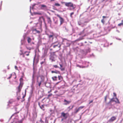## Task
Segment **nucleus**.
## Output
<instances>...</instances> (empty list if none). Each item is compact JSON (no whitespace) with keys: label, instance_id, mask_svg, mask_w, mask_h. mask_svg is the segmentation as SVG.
I'll use <instances>...</instances> for the list:
<instances>
[{"label":"nucleus","instance_id":"31","mask_svg":"<svg viewBox=\"0 0 123 123\" xmlns=\"http://www.w3.org/2000/svg\"><path fill=\"white\" fill-rule=\"evenodd\" d=\"M107 95L105 96V102H107Z\"/></svg>","mask_w":123,"mask_h":123},{"label":"nucleus","instance_id":"29","mask_svg":"<svg viewBox=\"0 0 123 123\" xmlns=\"http://www.w3.org/2000/svg\"><path fill=\"white\" fill-rule=\"evenodd\" d=\"M74 105H73L71 107V106H69L68 107V108L70 110L72 109L74 107Z\"/></svg>","mask_w":123,"mask_h":123},{"label":"nucleus","instance_id":"51","mask_svg":"<svg viewBox=\"0 0 123 123\" xmlns=\"http://www.w3.org/2000/svg\"><path fill=\"white\" fill-rule=\"evenodd\" d=\"M38 60H37V62H36V63H38Z\"/></svg>","mask_w":123,"mask_h":123},{"label":"nucleus","instance_id":"1","mask_svg":"<svg viewBox=\"0 0 123 123\" xmlns=\"http://www.w3.org/2000/svg\"><path fill=\"white\" fill-rule=\"evenodd\" d=\"M45 80V77L43 75L38 76L37 77V82L38 83V86L40 87L41 83L43 82Z\"/></svg>","mask_w":123,"mask_h":123},{"label":"nucleus","instance_id":"18","mask_svg":"<svg viewBox=\"0 0 123 123\" xmlns=\"http://www.w3.org/2000/svg\"><path fill=\"white\" fill-rule=\"evenodd\" d=\"M33 75H32V80H33L34 79V74H35V72H34L35 68H34V67H33Z\"/></svg>","mask_w":123,"mask_h":123},{"label":"nucleus","instance_id":"12","mask_svg":"<svg viewBox=\"0 0 123 123\" xmlns=\"http://www.w3.org/2000/svg\"><path fill=\"white\" fill-rule=\"evenodd\" d=\"M47 18L48 23L49 24H51L52 22L50 17H47Z\"/></svg>","mask_w":123,"mask_h":123},{"label":"nucleus","instance_id":"62","mask_svg":"<svg viewBox=\"0 0 123 123\" xmlns=\"http://www.w3.org/2000/svg\"><path fill=\"white\" fill-rule=\"evenodd\" d=\"M18 100H19V98H18Z\"/></svg>","mask_w":123,"mask_h":123},{"label":"nucleus","instance_id":"2","mask_svg":"<svg viewBox=\"0 0 123 123\" xmlns=\"http://www.w3.org/2000/svg\"><path fill=\"white\" fill-rule=\"evenodd\" d=\"M63 3L65 4V6L68 7H72V8H70V10L72 9H74L75 8V6L74 5L73 3L71 2H63Z\"/></svg>","mask_w":123,"mask_h":123},{"label":"nucleus","instance_id":"19","mask_svg":"<svg viewBox=\"0 0 123 123\" xmlns=\"http://www.w3.org/2000/svg\"><path fill=\"white\" fill-rule=\"evenodd\" d=\"M27 40L28 43H30L31 42V39L30 37H28Z\"/></svg>","mask_w":123,"mask_h":123},{"label":"nucleus","instance_id":"21","mask_svg":"<svg viewBox=\"0 0 123 123\" xmlns=\"http://www.w3.org/2000/svg\"><path fill=\"white\" fill-rule=\"evenodd\" d=\"M116 101H115V102L117 103H119V104L120 103V102L118 99L117 98H116Z\"/></svg>","mask_w":123,"mask_h":123},{"label":"nucleus","instance_id":"44","mask_svg":"<svg viewBox=\"0 0 123 123\" xmlns=\"http://www.w3.org/2000/svg\"><path fill=\"white\" fill-rule=\"evenodd\" d=\"M15 69L17 70H18V68L16 66H15Z\"/></svg>","mask_w":123,"mask_h":123},{"label":"nucleus","instance_id":"40","mask_svg":"<svg viewBox=\"0 0 123 123\" xmlns=\"http://www.w3.org/2000/svg\"><path fill=\"white\" fill-rule=\"evenodd\" d=\"M35 31H36L37 33H40V31H39L37 30L36 29H35Z\"/></svg>","mask_w":123,"mask_h":123},{"label":"nucleus","instance_id":"63","mask_svg":"<svg viewBox=\"0 0 123 123\" xmlns=\"http://www.w3.org/2000/svg\"><path fill=\"white\" fill-rule=\"evenodd\" d=\"M47 123H48V122H47Z\"/></svg>","mask_w":123,"mask_h":123},{"label":"nucleus","instance_id":"14","mask_svg":"<svg viewBox=\"0 0 123 123\" xmlns=\"http://www.w3.org/2000/svg\"><path fill=\"white\" fill-rule=\"evenodd\" d=\"M51 72L52 73H55L56 74H59L60 73L59 71H51Z\"/></svg>","mask_w":123,"mask_h":123},{"label":"nucleus","instance_id":"49","mask_svg":"<svg viewBox=\"0 0 123 123\" xmlns=\"http://www.w3.org/2000/svg\"><path fill=\"white\" fill-rule=\"evenodd\" d=\"M35 29H33L32 30V31L33 32L34 31H35Z\"/></svg>","mask_w":123,"mask_h":123},{"label":"nucleus","instance_id":"48","mask_svg":"<svg viewBox=\"0 0 123 123\" xmlns=\"http://www.w3.org/2000/svg\"><path fill=\"white\" fill-rule=\"evenodd\" d=\"M60 66L61 67L60 68H62V65H61V64H60Z\"/></svg>","mask_w":123,"mask_h":123},{"label":"nucleus","instance_id":"22","mask_svg":"<svg viewBox=\"0 0 123 123\" xmlns=\"http://www.w3.org/2000/svg\"><path fill=\"white\" fill-rule=\"evenodd\" d=\"M80 110H79V108H78V109H77V108H76L75 109V113H77Z\"/></svg>","mask_w":123,"mask_h":123},{"label":"nucleus","instance_id":"28","mask_svg":"<svg viewBox=\"0 0 123 123\" xmlns=\"http://www.w3.org/2000/svg\"><path fill=\"white\" fill-rule=\"evenodd\" d=\"M113 98H112L111 99V100L109 102V103H110L111 102V101H113V102H114V101H115L113 100Z\"/></svg>","mask_w":123,"mask_h":123},{"label":"nucleus","instance_id":"50","mask_svg":"<svg viewBox=\"0 0 123 123\" xmlns=\"http://www.w3.org/2000/svg\"><path fill=\"white\" fill-rule=\"evenodd\" d=\"M26 55L27 56H28L29 55V53H28V54H26Z\"/></svg>","mask_w":123,"mask_h":123},{"label":"nucleus","instance_id":"36","mask_svg":"<svg viewBox=\"0 0 123 123\" xmlns=\"http://www.w3.org/2000/svg\"><path fill=\"white\" fill-rule=\"evenodd\" d=\"M74 13V12H72L70 13V17H71V18L72 17V15Z\"/></svg>","mask_w":123,"mask_h":123},{"label":"nucleus","instance_id":"34","mask_svg":"<svg viewBox=\"0 0 123 123\" xmlns=\"http://www.w3.org/2000/svg\"><path fill=\"white\" fill-rule=\"evenodd\" d=\"M60 69H61V70L62 71H64L65 70V68H60Z\"/></svg>","mask_w":123,"mask_h":123},{"label":"nucleus","instance_id":"27","mask_svg":"<svg viewBox=\"0 0 123 123\" xmlns=\"http://www.w3.org/2000/svg\"><path fill=\"white\" fill-rule=\"evenodd\" d=\"M101 22L103 24H104L105 23V21L104 20V18H103L101 20Z\"/></svg>","mask_w":123,"mask_h":123},{"label":"nucleus","instance_id":"25","mask_svg":"<svg viewBox=\"0 0 123 123\" xmlns=\"http://www.w3.org/2000/svg\"><path fill=\"white\" fill-rule=\"evenodd\" d=\"M55 5L56 6H60V5L58 3H55Z\"/></svg>","mask_w":123,"mask_h":123},{"label":"nucleus","instance_id":"54","mask_svg":"<svg viewBox=\"0 0 123 123\" xmlns=\"http://www.w3.org/2000/svg\"><path fill=\"white\" fill-rule=\"evenodd\" d=\"M1 6H0V10H1Z\"/></svg>","mask_w":123,"mask_h":123},{"label":"nucleus","instance_id":"56","mask_svg":"<svg viewBox=\"0 0 123 123\" xmlns=\"http://www.w3.org/2000/svg\"><path fill=\"white\" fill-rule=\"evenodd\" d=\"M25 97V96H23V98H24Z\"/></svg>","mask_w":123,"mask_h":123},{"label":"nucleus","instance_id":"3","mask_svg":"<svg viewBox=\"0 0 123 123\" xmlns=\"http://www.w3.org/2000/svg\"><path fill=\"white\" fill-rule=\"evenodd\" d=\"M23 84L21 83H19V86L16 88L17 91V92L20 93L23 86Z\"/></svg>","mask_w":123,"mask_h":123},{"label":"nucleus","instance_id":"37","mask_svg":"<svg viewBox=\"0 0 123 123\" xmlns=\"http://www.w3.org/2000/svg\"><path fill=\"white\" fill-rule=\"evenodd\" d=\"M53 67L55 68H58V67L57 65H53Z\"/></svg>","mask_w":123,"mask_h":123},{"label":"nucleus","instance_id":"52","mask_svg":"<svg viewBox=\"0 0 123 123\" xmlns=\"http://www.w3.org/2000/svg\"><path fill=\"white\" fill-rule=\"evenodd\" d=\"M9 103L10 104H11L12 103V102H11L10 101H9Z\"/></svg>","mask_w":123,"mask_h":123},{"label":"nucleus","instance_id":"20","mask_svg":"<svg viewBox=\"0 0 123 123\" xmlns=\"http://www.w3.org/2000/svg\"><path fill=\"white\" fill-rule=\"evenodd\" d=\"M76 66L77 67H79L80 68H85V66H81L78 64H77L76 65Z\"/></svg>","mask_w":123,"mask_h":123},{"label":"nucleus","instance_id":"4","mask_svg":"<svg viewBox=\"0 0 123 123\" xmlns=\"http://www.w3.org/2000/svg\"><path fill=\"white\" fill-rule=\"evenodd\" d=\"M55 15L59 18L60 22V25H62L64 22V19L63 18L61 17L60 15L58 14H55Z\"/></svg>","mask_w":123,"mask_h":123},{"label":"nucleus","instance_id":"8","mask_svg":"<svg viewBox=\"0 0 123 123\" xmlns=\"http://www.w3.org/2000/svg\"><path fill=\"white\" fill-rule=\"evenodd\" d=\"M116 119V117L115 116L112 117L109 120L108 122H111L115 120Z\"/></svg>","mask_w":123,"mask_h":123},{"label":"nucleus","instance_id":"33","mask_svg":"<svg viewBox=\"0 0 123 123\" xmlns=\"http://www.w3.org/2000/svg\"><path fill=\"white\" fill-rule=\"evenodd\" d=\"M45 59H44V61H43L41 62L40 64L41 65H42L44 63H45Z\"/></svg>","mask_w":123,"mask_h":123},{"label":"nucleus","instance_id":"57","mask_svg":"<svg viewBox=\"0 0 123 123\" xmlns=\"http://www.w3.org/2000/svg\"><path fill=\"white\" fill-rule=\"evenodd\" d=\"M54 0H51V1H54Z\"/></svg>","mask_w":123,"mask_h":123},{"label":"nucleus","instance_id":"30","mask_svg":"<svg viewBox=\"0 0 123 123\" xmlns=\"http://www.w3.org/2000/svg\"><path fill=\"white\" fill-rule=\"evenodd\" d=\"M74 105H73L71 107V106H69L68 107V108L70 110L72 109L74 107Z\"/></svg>","mask_w":123,"mask_h":123},{"label":"nucleus","instance_id":"9","mask_svg":"<svg viewBox=\"0 0 123 123\" xmlns=\"http://www.w3.org/2000/svg\"><path fill=\"white\" fill-rule=\"evenodd\" d=\"M64 105H66L69 104L71 102V101H67L65 99L64 100Z\"/></svg>","mask_w":123,"mask_h":123},{"label":"nucleus","instance_id":"46","mask_svg":"<svg viewBox=\"0 0 123 123\" xmlns=\"http://www.w3.org/2000/svg\"><path fill=\"white\" fill-rule=\"evenodd\" d=\"M38 105H39V106L40 107V106H40V103L39 102H38Z\"/></svg>","mask_w":123,"mask_h":123},{"label":"nucleus","instance_id":"61","mask_svg":"<svg viewBox=\"0 0 123 123\" xmlns=\"http://www.w3.org/2000/svg\"><path fill=\"white\" fill-rule=\"evenodd\" d=\"M33 43V44H34V43Z\"/></svg>","mask_w":123,"mask_h":123},{"label":"nucleus","instance_id":"39","mask_svg":"<svg viewBox=\"0 0 123 123\" xmlns=\"http://www.w3.org/2000/svg\"><path fill=\"white\" fill-rule=\"evenodd\" d=\"M12 76V74H11L10 75V76H9V77H8L7 79H10L11 77V76Z\"/></svg>","mask_w":123,"mask_h":123},{"label":"nucleus","instance_id":"10","mask_svg":"<svg viewBox=\"0 0 123 123\" xmlns=\"http://www.w3.org/2000/svg\"><path fill=\"white\" fill-rule=\"evenodd\" d=\"M41 8L42 9H45L47 8V7L45 5H41Z\"/></svg>","mask_w":123,"mask_h":123},{"label":"nucleus","instance_id":"6","mask_svg":"<svg viewBox=\"0 0 123 123\" xmlns=\"http://www.w3.org/2000/svg\"><path fill=\"white\" fill-rule=\"evenodd\" d=\"M56 43V42H55L54 43L52 44V46L54 48H55L56 47L58 46V48H59V50L61 49V45L59 43H58L56 44H54L55 43Z\"/></svg>","mask_w":123,"mask_h":123},{"label":"nucleus","instance_id":"16","mask_svg":"<svg viewBox=\"0 0 123 123\" xmlns=\"http://www.w3.org/2000/svg\"><path fill=\"white\" fill-rule=\"evenodd\" d=\"M57 77L56 76H55L52 78V80L54 81H56L57 80Z\"/></svg>","mask_w":123,"mask_h":123},{"label":"nucleus","instance_id":"11","mask_svg":"<svg viewBox=\"0 0 123 123\" xmlns=\"http://www.w3.org/2000/svg\"><path fill=\"white\" fill-rule=\"evenodd\" d=\"M47 35L48 36L49 38L50 39H51V38H52L53 39V37L54 36V34L53 33H52L50 35H49L48 34H47Z\"/></svg>","mask_w":123,"mask_h":123},{"label":"nucleus","instance_id":"45","mask_svg":"<svg viewBox=\"0 0 123 123\" xmlns=\"http://www.w3.org/2000/svg\"><path fill=\"white\" fill-rule=\"evenodd\" d=\"M102 17L103 18H104H104H106V17L103 16Z\"/></svg>","mask_w":123,"mask_h":123},{"label":"nucleus","instance_id":"55","mask_svg":"<svg viewBox=\"0 0 123 123\" xmlns=\"http://www.w3.org/2000/svg\"><path fill=\"white\" fill-rule=\"evenodd\" d=\"M86 36V35H84L83 36V37H85V36Z\"/></svg>","mask_w":123,"mask_h":123},{"label":"nucleus","instance_id":"15","mask_svg":"<svg viewBox=\"0 0 123 123\" xmlns=\"http://www.w3.org/2000/svg\"><path fill=\"white\" fill-rule=\"evenodd\" d=\"M58 78L59 80H60V81L61 82L63 79L62 77L60 75L58 76Z\"/></svg>","mask_w":123,"mask_h":123},{"label":"nucleus","instance_id":"26","mask_svg":"<svg viewBox=\"0 0 123 123\" xmlns=\"http://www.w3.org/2000/svg\"><path fill=\"white\" fill-rule=\"evenodd\" d=\"M52 95V93H50V94H49V95H48V97L47 98H49Z\"/></svg>","mask_w":123,"mask_h":123},{"label":"nucleus","instance_id":"24","mask_svg":"<svg viewBox=\"0 0 123 123\" xmlns=\"http://www.w3.org/2000/svg\"><path fill=\"white\" fill-rule=\"evenodd\" d=\"M84 33V31H82L80 32L79 34V35H83Z\"/></svg>","mask_w":123,"mask_h":123},{"label":"nucleus","instance_id":"41","mask_svg":"<svg viewBox=\"0 0 123 123\" xmlns=\"http://www.w3.org/2000/svg\"><path fill=\"white\" fill-rule=\"evenodd\" d=\"M93 100H91L90 101V102H89V104H90L91 103H92L93 102Z\"/></svg>","mask_w":123,"mask_h":123},{"label":"nucleus","instance_id":"47","mask_svg":"<svg viewBox=\"0 0 123 123\" xmlns=\"http://www.w3.org/2000/svg\"><path fill=\"white\" fill-rule=\"evenodd\" d=\"M51 92V90H50L48 92V93H49L50 92Z\"/></svg>","mask_w":123,"mask_h":123},{"label":"nucleus","instance_id":"64","mask_svg":"<svg viewBox=\"0 0 123 123\" xmlns=\"http://www.w3.org/2000/svg\"><path fill=\"white\" fill-rule=\"evenodd\" d=\"M31 0H30V1H31Z\"/></svg>","mask_w":123,"mask_h":123},{"label":"nucleus","instance_id":"5","mask_svg":"<svg viewBox=\"0 0 123 123\" xmlns=\"http://www.w3.org/2000/svg\"><path fill=\"white\" fill-rule=\"evenodd\" d=\"M68 116L69 114L68 113H65L64 112H62L61 113V117H63L64 119H67Z\"/></svg>","mask_w":123,"mask_h":123},{"label":"nucleus","instance_id":"59","mask_svg":"<svg viewBox=\"0 0 123 123\" xmlns=\"http://www.w3.org/2000/svg\"><path fill=\"white\" fill-rule=\"evenodd\" d=\"M79 24V25H80V24Z\"/></svg>","mask_w":123,"mask_h":123},{"label":"nucleus","instance_id":"58","mask_svg":"<svg viewBox=\"0 0 123 123\" xmlns=\"http://www.w3.org/2000/svg\"><path fill=\"white\" fill-rule=\"evenodd\" d=\"M42 18L43 19V20H44V19L43 18Z\"/></svg>","mask_w":123,"mask_h":123},{"label":"nucleus","instance_id":"53","mask_svg":"<svg viewBox=\"0 0 123 123\" xmlns=\"http://www.w3.org/2000/svg\"><path fill=\"white\" fill-rule=\"evenodd\" d=\"M60 82V81H59V82H57V83H56V84H58L59 83V82Z\"/></svg>","mask_w":123,"mask_h":123},{"label":"nucleus","instance_id":"35","mask_svg":"<svg viewBox=\"0 0 123 123\" xmlns=\"http://www.w3.org/2000/svg\"><path fill=\"white\" fill-rule=\"evenodd\" d=\"M84 107V106H81L79 107L78 108H79V109L80 110L81 109L83 108Z\"/></svg>","mask_w":123,"mask_h":123},{"label":"nucleus","instance_id":"60","mask_svg":"<svg viewBox=\"0 0 123 123\" xmlns=\"http://www.w3.org/2000/svg\"><path fill=\"white\" fill-rule=\"evenodd\" d=\"M85 43H86V42H85Z\"/></svg>","mask_w":123,"mask_h":123},{"label":"nucleus","instance_id":"42","mask_svg":"<svg viewBox=\"0 0 123 123\" xmlns=\"http://www.w3.org/2000/svg\"><path fill=\"white\" fill-rule=\"evenodd\" d=\"M40 122H41V123H44V122H43L41 119L40 120Z\"/></svg>","mask_w":123,"mask_h":123},{"label":"nucleus","instance_id":"32","mask_svg":"<svg viewBox=\"0 0 123 123\" xmlns=\"http://www.w3.org/2000/svg\"><path fill=\"white\" fill-rule=\"evenodd\" d=\"M118 25L119 26H120L122 25L123 26V23L121 22V23L118 24Z\"/></svg>","mask_w":123,"mask_h":123},{"label":"nucleus","instance_id":"17","mask_svg":"<svg viewBox=\"0 0 123 123\" xmlns=\"http://www.w3.org/2000/svg\"><path fill=\"white\" fill-rule=\"evenodd\" d=\"M40 108L42 109L43 111L45 110L44 107V105H42L41 106H40Z\"/></svg>","mask_w":123,"mask_h":123},{"label":"nucleus","instance_id":"23","mask_svg":"<svg viewBox=\"0 0 123 123\" xmlns=\"http://www.w3.org/2000/svg\"><path fill=\"white\" fill-rule=\"evenodd\" d=\"M19 80L20 81V83H22L23 84V79L22 78H20V79Z\"/></svg>","mask_w":123,"mask_h":123},{"label":"nucleus","instance_id":"7","mask_svg":"<svg viewBox=\"0 0 123 123\" xmlns=\"http://www.w3.org/2000/svg\"><path fill=\"white\" fill-rule=\"evenodd\" d=\"M55 55V52H53V54H51L50 55L49 59L51 60L52 62L55 61L54 55Z\"/></svg>","mask_w":123,"mask_h":123},{"label":"nucleus","instance_id":"13","mask_svg":"<svg viewBox=\"0 0 123 123\" xmlns=\"http://www.w3.org/2000/svg\"><path fill=\"white\" fill-rule=\"evenodd\" d=\"M47 53V50L46 49H45L44 51V52L43 54V56L44 57L45 56Z\"/></svg>","mask_w":123,"mask_h":123},{"label":"nucleus","instance_id":"38","mask_svg":"<svg viewBox=\"0 0 123 123\" xmlns=\"http://www.w3.org/2000/svg\"><path fill=\"white\" fill-rule=\"evenodd\" d=\"M113 96L115 97L116 98H117V95L116 94L115 92H114L113 93Z\"/></svg>","mask_w":123,"mask_h":123},{"label":"nucleus","instance_id":"43","mask_svg":"<svg viewBox=\"0 0 123 123\" xmlns=\"http://www.w3.org/2000/svg\"><path fill=\"white\" fill-rule=\"evenodd\" d=\"M35 61V57H34V59H33V65H34Z\"/></svg>","mask_w":123,"mask_h":123}]
</instances>
